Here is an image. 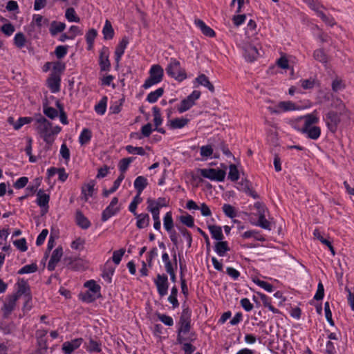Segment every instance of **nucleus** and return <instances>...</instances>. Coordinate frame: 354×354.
Returning a JSON list of instances; mask_svg holds the SVG:
<instances>
[{
  "instance_id": "nucleus-1",
  "label": "nucleus",
  "mask_w": 354,
  "mask_h": 354,
  "mask_svg": "<svg viewBox=\"0 0 354 354\" xmlns=\"http://www.w3.org/2000/svg\"><path fill=\"white\" fill-rule=\"evenodd\" d=\"M319 122V118L316 111L311 113L301 116L298 119L299 126L297 131L304 134L308 138L316 140L321 136V128L317 124Z\"/></svg>"
},
{
  "instance_id": "nucleus-2",
  "label": "nucleus",
  "mask_w": 354,
  "mask_h": 354,
  "mask_svg": "<svg viewBox=\"0 0 354 354\" xmlns=\"http://www.w3.org/2000/svg\"><path fill=\"white\" fill-rule=\"evenodd\" d=\"M34 121V127L37 133L46 143L52 145L55 136L62 131V127L57 125L53 127L51 122L41 115L35 117Z\"/></svg>"
},
{
  "instance_id": "nucleus-3",
  "label": "nucleus",
  "mask_w": 354,
  "mask_h": 354,
  "mask_svg": "<svg viewBox=\"0 0 354 354\" xmlns=\"http://www.w3.org/2000/svg\"><path fill=\"white\" fill-rule=\"evenodd\" d=\"M191 310L188 308H184L182 311L180 320L179 327L178 329L177 341L180 344L189 339L187 335L190 330L191 325Z\"/></svg>"
},
{
  "instance_id": "nucleus-4",
  "label": "nucleus",
  "mask_w": 354,
  "mask_h": 354,
  "mask_svg": "<svg viewBox=\"0 0 354 354\" xmlns=\"http://www.w3.org/2000/svg\"><path fill=\"white\" fill-rule=\"evenodd\" d=\"M346 113H337L335 110H330L323 116V120L329 131L333 133L337 132L338 127L341 123L342 117Z\"/></svg>"
},
{
  "instance_id": "nucleus-5",
  "label": "nucleus",
  "mask_w": 354,
  "mask_h": 354,
  "mask_svg": "<svg viewBox=\"0 0 354 354\" xmlns=\"http://www.w3.org/2000/svg\"><path fill=\"white\" fill-rule=\"evenodd\" d=\"M167 74L176 80L181 82L187 78L185 71L181 67L180 63L175 58H171L166 68Z\"/></svg>"
},
{
  "instance_id": "nucleus-6",
  "label": "nucleus",
  "mask_w": 354,
  "mask_h": 354,
  "mask_svg": "<svg viewBox=\"0 0 354 354\" xmlns=\"http://www.w3.org/2000/svg\"><path fill=\"white\" fill-rule=\"evenodd\" d=\"M84 286L88 288V290L82 294V301L91 303L100 297V286L97 285L94 280L86 281Z\"/></svg>"
},
{
  "instance_id": "nucleus-7",
  "label": "nucleus",
  "mask_w": 354,
  "mask_h": 354,
  "mask_svg": "<svg viewBox=\"0 0 354 354\" xmlns=\"http://www.w3.org/2000/svg\"><path fill=\"white\" fill-rule=\"evenodd\" d=\"M254 207L257 209L259 220L256 223L252 222V224L256 226H259L267 230H271V223L266 219V212L267 209L266 207L260 203H256L254 204Z\"/></svg>"
},
{
  "instance_id": "nucleus-8",
  "label": "nucleus",
  "mask_w": 354,
  "mask_h": 354,
  "mask_svg": "<svg viewBox=\"0 0 354 354\" xmlns=\"http://www.w3.org/2000/svg\"><path fill=\"white\" fill-rule=\"evenodd\" d=\"M199 173L203 177L205 178L218 182L223 181L226 175V173L224 170L212 168L201 169L199 170Z\"/></svg>"
},
{
  "instance_id": "nucleus-9",
  "label": "nucleus",
  "mask_w": 354,
  "mask_h": 354,
  "mask_svg": "<svg viewBox=\"0 0 354 354\" xmlns=\"http://www.w3.org/2000/svg\"><path fill=\"white\" fill-rule=\"evenodd\" d=\"M18 299L17 295H11L6 297L1 307V311L4 318H8L15 310Z\"/></svg>"
},
{
  "instance_id": "nucleus-10",
  "label": "nucleus",
  "mask_w": 354,
  "mask_h": 354,
  "mask_svg": "<svg viewBox=\"0 0 354 354\" xmlns=\"http://www.w3.org/2000/svg\"><path fill=\"white\" fill-rule=\"evenodd\" d=\"M154 283L157 288V291L160 297H164L167 294L168 291V279L165 274H158Z\"/></svg>"
},
{
  "instance_id": "nucleus-11",
  "label": "nucleus",
  "mask_w": 354,
  "mask_h": 354,
  "mask_svg": "<svg viewBox=\"0 0 354 354\" xmlns=\"http://www.w3.org/2000/svg\"><path fill=\"white\" fill-rule=\"evenodd\" d=\"M118 198L113 197L108 207L102 212V220L103 221H107L119 211L120 208L118 206Z\"/></svg>"
},
{
  "instance_id": "nucleus-12",
  "label": "nucleus",
  "mask_w": 354,
  "mask_h": 354,
  "mask_svg": "<svg viewBox=\"0 0 354 354\" xmlns=\"http://www.w3.org/2000/svg\"><path fill=\"white\" fill-rule=\"evenodd\" d=\"M269 109L272 113H280L281 112L299 110L300 108L291 101H282L277 104L275 109L269 108Z\"/></svg>"
},
{
  "instance_id": "nucleus-13",
  "label": "nucleus",
  "mask_w": 354,
  "mask_h": 354,
  "mask_svg": "<svg viewBox=\"0 0 354 354\" xmlns=\"http://www.w3.org/2000/svg\"><path fill=\"white\" fill-rule=\"evenodd\" d=\"M109 50L107 47H103L100 52L99 64L102 71H109L111 63L109 61Z\"/></svg>"
},
{
  "instance_id": "nucleus-14",
  "label": "nucleus",
  "mask_w": 354,
  "mask_h": 354,
  "mask_svg": "<svg viewBox=\"0 0 354 354\" xmlns=\"http://www.w3.org/2000/svg\"><path fill=\"white\" fill-rule=\"evenodd\" d=\"M82 342V338H76L71 341L65 342L62 344V351L64 354H72L75 350L81 346Z\"/></svg>"
},
{
  "instance_id": "nucleus-15",
  "label": "nucleus",
  "mask_w": 354,
  "mask_h": 354,
  "mask_svg": "<svg viewBox=\"0 0 354 354\" xmlns=\"http://www.w3.org/2000/svg\"><path fill=\"white\" fill-rule=\"evenodd\" d=\"M63 255V249L62 247L57 248L52 253L49 262L48 263V269L50 271L55 270L57 263L60 261Z\"/></svg>"
},
{
  "instance_id": "nucleus-16",
  "label": "nucleus",
  "mask_w": 354,
  "mask_h": 354,
  "mask_svg": "<svg viewBox=\"0 0 354 354\" xmlns=\"http://www.w3.org/2000/svg\"><path fill=\"white\" fill-rule=\"evenodd\" d=\"M129 44V39L127 37H124L122 39V40L119 42L115 50V59L116 62V67L119 66V63L121 59L122 56L124 53V50Z\"/></svg>"
},
{
  "instance_id": "nucleus-17",
  "label": "nucleus",
  "mask_w": 354,
  "mask_h": 354,
  "mask_svg": "<svg viewBox=\"0 0 354 354\" xmlns=\"http://www.w3.org/2000/svg\"><path fill=\"white\" fill-rule=\"evenodd\" d=\"M60 77L58 74H51L47 80L48 86L52 93H57L60 88Z\"/></svg>"
},
{
  "instance_id": "nucleus-18",
  "label": "nucleus",
  "mask_w": 354,
  "mask_h": 354,
  "mask_svg": "<svg viewBox=\"0 0 354 354\" xmlns=\"http://www.w3.org/2000/svg\"><path fill=\"white\" fill-rule=\"evenodd\" d=\"M94 187L95 183L93 180L84 185L82 187L81 199L83 200L84 202H86L88 200L89 197H91L93 196V194L94 192Z\"/></svg>"
},
{
  "instance_id": "nucleus-19",
  "label": "nucleus",
  "mask_w": 354,
  "mask_h": 354,
  "mask_svg": "<svg viewBox=\"0 0 354 354\" xmlns=\"http://www.w3.org/2000/svg\"><path fill=\"white\" fill-rule=\"evenodd\" d=\"M17 285H18V289H17V292L16 295L18 297L21 295H25V297L27 300L26 303L28 304V301L31 299L30 295V288H29L28 283L25 280L21 279L18 281Z\"/></svg>"
},
{
  "instance_id": "nucleus-20",
  "label": "nucleus",
  "mask_w": 354,
  "mask_h": 354,
  "mask_svg": "<svg viewBox=\"0 0 354 354\" xmlns=\"http://www.w3.org/2000/svg\"><path fill=\"white\" fill-rule=\"evenodd\" d=\"M136 218V227L138 229H143L149 225L150 217L148 214L142 213L134 215Z\"/></svg>"
},
{
  "instance_id": "nucleus-21",
  "label": "nucleus",
  "mask_w": 354,
  "mask_h": 354,
  "mask_svg": "<svg viewBox=\"0 0 354 354\" xmlns=\"http://www.w3.org/2000/svg\"><path fill=\"white\" fill-rule=\"evenodd\" d=\"M230 248L228 243L225 241H218L215 243L214 251L220 257H224L227 252L230 251Z\"/></svg>"
},
{
  "instance_id": "nucleus-22",
  "label": "nucleus",
  "mask_w": 354,
  "mask_h": 354,
  "mask_svg": "<svg viewBox=\"0 0 354 354\" xmlns=\"http://www.w3.org/2000/svg\"><path fill=\"white\" fill-rule=\"evenodd\" d=\"M77 225L82 229H88L91 226V222L80 211H77L75 214Z\"/></svg>"
},
{
  "instance_id": "nucleus-23",
  "label": "nucleus",
  "mask_w": 354,
  "mask_h": 354,
  "mask_svg": "<svg viewBox=\"0 0 354 354\" xmlns=\"http://www.w3.org/2000/svg\"><path fill=\"white\" fill-rule=\"evenodd\" d=\"M37 203L41 207H48L50 196L42 189H39L37 193Z\"/></svg>"
},
{
  "instance_id": "nucleus-24",
  "label": "nucleus",
  "mask_w": 354,
  "mask_h": 354,
  "mask_svg": "<svg viewBox=\"0 0 354 354\" xmlns=\"http://www.w3.org/2000/svg\"><path fill=\"white\" fill-rule=\"evenodd\" d=\"M208 230L212 235V237L216 241H222L224 239L222 228L221 226L216 225H209Z\"/></svg>"
},
{
  "instance_id": "nucleus-25",
  "label": "nucleus",
  "mask_w": 354,
  "mask_h": 354,
  "mask_svg": "<svg viewBox=\"0 0 354 354\" xmlns=\"http://www.w3.org/2000/svg\"><path fill=\"white\" fill-rule=\"evenodd\" d=\"M149 73L153 78L161 82L164 75V70L159 64H154L151 66Z\"/></svg>"
},
{
  "instance_id": "nucleus-26",
  "label": "nucleus",
  "mask_w": 354,
  "mask_h": 354,
  "mask_svg": "<svg viewBox=\"0 0 354 354\" xmlns=\"http://www.w3.org/2000/svg\"><path fill=\"white\" fill-rule=\"evenodd\" d=\"M195 82H196L198 85H201L206 87L209 91L212 93L214 91V87L213 84L209 82L208 77L204 74L199 75L195 79Z\"/></svg>"
},
{
  "instance_id": "nucleus-27",
  "label": "nucleus",
  "mask_w": 354,
  "mask_h": 354,
  "mask_svg": "<svg viewBox=\"0 0 354 354\" xmlns=\"http://www.w3.org/2000/svg\"><path fill=\"white\" fill-rule=\"evenodd\" d=\"M313 235L315 239L319 240L322 243L326 245L329 248V250L331 252V253L333 254V255H335V252L334 248L331 244V242L326 238H324V236L322 235V232L319 230H317V229L315 230L313 232Z\"/></svg>"
},
{
  "instance_id": "nucleus-28",
  "label": "nucleus",
  "mask_w": 354,
  "mask_h": 354,
  "mask_svg": "<svg viewBox=\"0 0 354 354\" xmlns=\"http://www.w3.org/2000/svg\"><path fill=\"white\" fill-rule=\"evenodd\" d=\"M195 24L196 26L200 28L203 34L205 35L212 37L214 36V31L209 26H207L205 22L201 19H198L195 21Z\"/></svg>"
},
{
  "instance_id": "nucleus-29",
  "label": "nucleus",
  "mask_w": 354,
  "mask_h": 354,
  "mask_svg": "<svg viewBox=\"0 0 354 354\" xmlns=\"http://www.w3.org/2000/svg\"><path fill=\"white\" fill-rule=\"evenodd\" d=\"M66 28V24L63 22L53 21L50 26V33L52 36H55L59 32H62Z\"/></svg>"
},
{
  "instance_id": "nucleus-30",
  "label": "nucleus",
  "mask_w": 354,
  "mask_h": 354,
  "mask_svg": "<svg viewBox=\"0 0 354 354\" xmlns=\"http://www.w3.org/2000/svg\"><path fill=\"white\" fill-rule=\"evenodd\" d=\"M147 185V179L142 176H138L134 181V187L139 194H141Z\"/></svg>"
},
{
  "instance_id": "nucleus-31",
  "label": "nucleus",
  "mask_w": 354,
  "mask_h": 354,
  "mask_svg": "<svg viewBox=\"0 0 354 354\" xmlns=\"http://www.w3.org/2000/svg\"><path fill=\"white\" fill-rule=\"evenodd\" d=\"M257 295L260 297L261 301L263 302V304L265 307L268 308L270 311H272L273 313H279V311L277 308H274L271 304V299L268 297L267 295H266L263 293L261 292H257Z\"/></svg>"
},
{
  "instance_id": "nucleus-32",
  "label": "nucleus",
  "mask_w": 354,
  "mask_h": 354,
  "mask_svg": "<svg viewBox=\"0 0 354 354\" xmlns=\"http://www.w3.org/2000/svg\"><path fill=\"white\" fill-rule=\"evenodd\" d=\"M331 108L335 109L337 113H346L347 109L344 103L339 98L333 99L330 105Z\"/></svg>"
},
{
  "instance_id": "nucleus-33",
  "label": "nucleus",
  "mask_w": 354,
  "mask_h": 354,
  "mask_svg": "<svg viewBox=\"0 0 354 354\" xmlns=\"http://www.w3.org/2000/svg\"><path fill=\"white\" fill-rule=\"evenodd\" d=\"M189 122V119L185 118H178L171 120L169 122V125L171 129H181L185 127Z\"/></svg>"
},
{
  "instance_id": "nucleus-34",
  "label": "nucleus",
  "mask_w": 354,
  "mask_h": 354,
  "mask_svg": "<svg viewBox=\"0 0 354 354\" xmlns=\"http://www.w3.org/2000/svg\"><path fill=\"white\" fill-rule=\"evenodd\" d=\"M92 137V133L91 131L88 129H83L82 131L80 137H79V142L81 145H84L88 144Z\"/></svg>"
},
{
  "instance_id": "nucleus-35",
  "label": "nucleus",
  "mask_w": 354,
  "mask_h": 354,
  "mask_svg": "<svg viewBox=\"0 0 354 354\" xmlns=\"http://www.w3.org/2000/svg\"><path fill=\"white\" fill-rule=\"evenodd\" d=\"M163 88H158L156 91L149 93L146 100L149 103H155L163 95Z\"/></svg>"
},
{
  "instance_id": "nucleus-36",
  "label": "nucleus",
  "mask_w": 354,
  "mask_h": 354,
  "mask_svg": "<svg viewBox=\"0 0 354 354\" xmlns=\"http://www.w3.org/2000/svg\"><path fill=\"white\" fill-rule=\"evenodd\" d=\"M107 97L104 96L100 102L95 106V111L100 115H102L105 113L106 110V104H107Z\"/></svg>"
},
{
  "instance_id": "nucleus-37",
  "label": "nucleus",
  "mask_w": 354,
  "mask_h": 354,
  "mask_svg": "<svg viewBox=\"0 0 354 354\" xmlns=\"http://www.w3.org/2000/svg\"><path fill=\"white\" fill-rule=\"evenodd\" d=\"M194 104V103L193 101L187 97L185 99L182 100L180 104L178 106V111L180 113H183L192 107Z\"/></svg>"
},
{
  "instance_id": "nucleus-38",
  "label": "nucleus",
  "mask_w": 354,
  "mask_h": 354,
  "mask_svg": "<svg viewBox=\"0 0 354 354\" xmlns=\"http://www.w3.org/2000/svg\"><path fill=\"white\" fill-rule=\"evenodd\" d=\"M102 33L105 39H111L114 36V30L112 28L111 22L108 20L106 21L103 27Z\"/></svg>"
},
{
  "instance_id": "nucleus-39",
  "label": "nucleus",
  "mask_w": 354,
  "mask_h": 354,
  "mask_svg": "<svg viewBox=\"0 0 354 354\" xmlns=\"http://www.w3.org/2000/svg\"><path fill=\"white\" fill-rule=\"evenodd\" d=\"M27 39L24 33L19 32L14 37V44L18 48H22L26 46Z\"/></svg>"
},
{
  "instance_id": "nucleus-40",
  "label": "nucleus",
  "mask_w": 354,
  "mask_h": 354,
  "mask_svg": "<svg viewBox=\"0 0 354 354\" xmlns=\"http://www.w3.org/2000/svg\"><path fill=\"white\" fill-rule=\"evenodd\" d=\"M163 225L166 231L171 232L172 228L174 227V221L171 212H168L165 214L163 218Z\"/></svg>"
},
{
  "instance_id": "nucleus-41",
  "label": "nucleus",
  "mask_w": 354,
  "mask_h": 354,
  "mask_svg": "<svg viewBox=\"0 0 354 354\" xmlns=\"http://www.w3.org/2000/svg\"><path fill=\"white\" fill-rule=\"evenodd\" d=\"M65 17L69 22L80 21V18L76 14V12L73 8H68L65 12Z\"/></svg>"
},
{
  "instance_id": "nucleus-42",
  "label": "nucleus",
  "mask_w": 354,
  "mask_h": 354,
  "mask_svg": "<svg viewBox=\"0 0 354 354\" xmlns=\"http://www.w3.org/2000/svg\"><path fill=\"white\" fill-rule=\"evenodd\" d=\"M124 178V174H121L118 178L114 181L113 185H112V187L109 190H105L104 192V196H108L109 194L115 192L118 187H120L122 181Z\"/></svg>"
},
{
  "instance_id": "nucleus-43",
  "label": "nucleus",
  "mask_w": 354,
  "mask_h": 354,
  "mask_svg": "<svg viewBox=\"0 0 354 354\" xmlns=\"http://www.w3.org/2000/svg\"><path fill=\"white\" fill-rule=\"evenodd\" d=\"M304 1L316 12L317 16L319 12H322V8H324V6L317 0H304Z\"/></svg>"
},
{
  "instance_id": "nucleus-44",
  "label": "nucleus",
  "mask_w": 354,
  "mask_h": 354,
  "mask_svg": "<svg viewBox=\"0 0 354 354\" xmlns=\"http://www.w3.org/2000/svg\"><path fill=\"white\" fill-rule=\"evenodd\" d=\"M243 239H250L251 237H253L254 239L257 241H263L264 238L262 236V235L259 233V232L252 230H248L245 232L242 236Z\"/></svg>"
},
{
  "instance_id": "nucleus-45",
  "label": "nucleus",
  "mask_w": 354,
  "mask_h": 354,
  "mask_svg": "<svg viewBox=\"0 0 354 354\" xmlns=\"http://www.w3.org/2000/svg\"><path fill=\"white\" fill-rule=\"evenodd\" d=\"M142 199L140 197V194H137L136 196H135L129 204V210L133 214V215H136V209L138 207V205L140 204L142 202Z\"/></svg>"
},
{
  "instance_id": "nucleus-46",
  "label": "nucleus",
  "mask_w": 354,
  "mask_h": 354,
  "mask_svg": "<svg viewBox=\"0 0 354 354\" xmlns=\"http://www.w3.org/2000/svg\"><path fill=\"white\" fill-rule=\"evenodd\" d=\"M86 349L88 352H96L99 353L101 351V344L93 339H91L86 346Z\"/></svg>"
},
{
  "instance_id": "nucleus-47",
  "label": "nucleus",
  "mask_w": 354,
  "mask_h": 354,
  "mask_svg": "<svg viewBox=\"0 0 354 354\" xmlns=\"http://www.w3.org/2000/svg\"><path fill=\"white\" fill-rule=\"evenodd\" d=\"M178 289L176 286H174L171 290V294L168 297V301L172 304L173 308H176L178 307L179 302L177 299Z\"/></svg>"
},
{
  "instance_id": "nucleus-48",
  "label": "nucleus",
  "mask_w": 354,
  "mask_h": 354,
  "mask_svg": "<svg viewBox=\"0 0 354 354\" xmlns=\"http://www.w3.org/2000/svg\"><path fill=\"white\" fill-rule=\"evenodd\" d=\"M228 178L234 182L239 178V172L235 165H230L229 167Z\"/></svg>"
},
{
  "instance_id": "nucleus-49",
  "label": "nucleus",
  "mask_w": 354,
  "mask_h": 354,
  "mask_svg": "<svg viewBox=\"0 0 354 354\" xmlns=\"http://www.w3.org/2000/svg\"><path fill=\"white\" fill-rule=\"evenodd\" d=\"M37 270L36 263L28 264L23 266L19 271V274H30L35 272Z\"/></svg>"
},
{
  "instance_id": "nucleus-50",
  "label": "nucleus",
  "mask_w": 354,
  "mask_h": 354,
  "mask_svg": "<svg viewBox=\"0 0 354 354\" xmlns=\"http://www.w3.org/2000/svg\"><path fill=\"white\" fill-rule=\"evenodd\" d=\"M252 281L256 283L257 286L263 288L265 290L271 292L273 291V286L270 283L262 281L257 277L252 279Z\"/></svg>"
},
{
  "instance_id": "nucleus-51",
  "label": "nucleus",
  "mask_w": 354,
  "mask_h": 354,
  "mask_svg": "<svg viewBox=\"0 0 354 354\" xmlns=\"http://www.w3.org/2000/svg\"><path fill=\"white\" fill-rule=\"evenodd\" d=\"M134 160V158L130 157L127 158L122 159L118 165L119 169L121 171V174H124V173L127 170L129 165Z\"/></svg>"
},
{
  "instance_id": "nucleus-52",
  "label": "nucleus",
  "mask_w": 354,
  "mask_h": 354,
  "mask_svg": "<svg viewBox=\"0 0 354 354\" xmlns=\"http://www.w3.org/2000/svg\"><path fill=\"white\" fill-rule=\"evenodd\" d=\"M313 57L317 61L319 62H322L323 64L327 63V56L326 53L324 52V50L322 49H317L315 50L313 53Z\"/></svg>"
},
{
  "instance_id": "nucleus-53",
  "label": "nucleus",
  "mask_w": 354,
  "mask_h": 354,
  "mask_svg": "<svg viewBox=\"0 0 354 354\" xmlns=\"http://www.w3.org/2000/svg\"><path fill=\"white\" fill-rule=\"evenodd\" d=\"M222 209L223 212L227 217L233 218L236 216V213L235 212L234 207L231 205L224 204Z\"/></svg>"
},
{
  "instance_id": "nucleus-54",
  "label": "nucleus",
  "mask_w": 354,
  "mask_h": 354,
  "mask_svg": "<svg viewBox=\"0 0 354 354\" xmlns=\"http://www.w3.org/2000/svg\"><path fill=\"white\" fill-rule=\"evenodd\" d=\"M126 150L129 153L131 154H138L140 156L145 155V149L141 147H133L131 145H127L126 147Z\"/></svg>"
},
{
  "instance_id": "nucleus-55",
  "label": "nucleus",
  "mask_w": 354,
  "mask_h": 354,
  "mask_svg": "<svg viewBox=\"0 0 354 354\" xmlns=\"http://www.w3.org/2000/svg\"><path fill=\"white\" fill-rule=\"evenodd\" d=\"M156 315L158 319L160 322H162L165 325L168 326H171L174 325V319L171 317L161 313H157Z\"/></svg>"
},
{
  "instance_id": "nucleus-56",
  "label": "nucleus",
  "mask_w": 354,
  "mask_h": 354,
  "mask_svg": "<svg viewBox=\"0 0 354 354\" xmlns=\"http://www.w3.org/2000/svg\"><path fill=\"white\" fill-rule=\"evenodd\" d=\"M43 111L50 119H55L58 116L57 111L53 107L44 106Z\"/></svg>"
},
{
  "instance_id": "nucleus-57",
  "label": "nucleus",
  "mask_w": 354,
  "mask_h": 354,
  "mask_svg": "<svg viewBox=\"0 0 354 354\" xmlns=\"http://www.w3.org/2000/svg\"><path fill=\"white\" fill-rule=\"evenodd\" d=\"M97 36V31L95 29L89 30L86 35V40L91 48L93 44L94 40Z\"/></svg>"
},
{
  "instance_id": "nucleus-58",
  "label": "nucleus",
  "mask_w": 354,
  "mask_h": 354,
  "mask_svg": "<svg viewBox=\"0 0 354 354\" xmlns=\"http://www.w3.org/2000/svg\"><path fill=\"white\" fill-rule=\"evenodd\" d=\"M34 120L32 118L29 117H23L19 118L18 120L14 124V129L16 130L19 129L22 126H24L26 124H28L30 122Z\"/></svg>"
},
{
  "instance_id": "nucleus-59",
  "label": "nucleus",
  "mask_w": 354,
  "mask_h": 354,
  "mask_svg": "<svg viewBox=\"0 0 354 354\" xmlns=\"http://www.w3.org/2000/svg\"><path fill=\"white\" fill-rule=\"evenodd\" d=\"M1 30L4 35L9 37L14 33L15 28L12 24L7 23L1 26Z\"/></svg>"
},
{
  "instance_id": "nucleus-60",
  "label": "nucleus",
  "mask_w": 354,
  "mask_h": 354,
  "mask_svg": "<svg viewBox=\"0 0 354 354\" xmlns=\"http://www.w3.org/2000/svg\"><path fill=\"white\" fill-rule=\"evenodd\" d=\"M125 252V249L121 248L118 250H115L113 253L112 260L116 264L118 265Z\"/></svg>"
},
{
  "instance_id": "nucleus-61",
  "label": "nucleus",
  "mask_w": 354,
  "mask_h": 354,
  "mask_svg": "<svg viewBox=\"0 0 354 354\" xmlns=\"http://www.w3.org/2000/svg\"><path fill=\"white\" fill-rule=\"evenodd\" d=\"M318 17H320L322 20L328 26H333L336 24L335 19L333 17L328 16L323 12H319Z\"/></svg>"
},
{
  "instance_id": "nucleus-62",
  "label": "nucleus",
  "mask_w": 354,
  "mask_h": 354,
  "mask_svg": "<svg viewBox=\"0 0 354 354\" xmlns=\"http://www.w3.org/2000/svg\"><path fill=\"white\" fill-rule=\"evenodd\" d=\"M180 221L182 223L189 227H192L194 226V218L191 215L181 216L180 217Z\"/></svg>"
},
{
  "instance_id": "nucleus-63",
  "label": "nucleus",
  "mask_w": 354,
  "mask_h": 354,
  "mask_svg": "<svg viewBox=\"0 0 354 354\" xmlns=\"http://www.w3.org/2000/svg\"><path fill=\"white\" fill-rule=\"evenodd\" d=\"M200 151L201 156L208 158L212 155L213 149L211 145H205L200 148Z\"/></svg>"
},
{
  "instance_id": "nucleus-64",
  "label": "nucleus",
  "mask_w": 354,
  "mask_h": 354,
  "mask_svg": "<svg viewBox=\"0 0 354 354\" xmlns=\"http://www.w3.org/2000/svg\"><path fill=\"white\" fill-rule=\"evenodd\" d=\"M65 64L61 62H56L53 63V73L52 74H59L63 72L65 69Z\"/></svg>"
}]
</instances>
